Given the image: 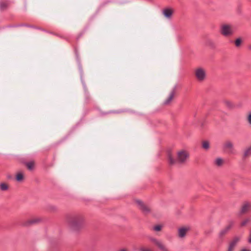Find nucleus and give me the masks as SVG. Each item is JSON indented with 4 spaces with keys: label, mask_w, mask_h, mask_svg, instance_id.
<instances>
[{
    "label": "nucleus",
    "mask_w": 251,
    "mask_h": 251,
    "mask_svg": "<svg viewBox=\"0 0 251 251\" xmlns=\"http://www.w3.org/2000/svg\"><path fill=\"white\" fill-rule=\"evenodd\" d=\"M66 220L71 228L75 231H79L84 226V219L82 215H68Z\"/></svg>",
    "instance_id": "1"
},
{
    "label": "nucleus",
    "mask_w": 251,
    "mask_h": 251,
    "mask_svg": "<svg viewBox=\"0 0 251 251\" xmlns=\"http://www.w3.org/2000/svg\"><path fill=\"white\" fill-rule=\"evenodd\" d=\"M221 33L225 37L232 35L233 32L229 25H224L222 26Z\"/></svg>",
    "instance_id": "2"
},
{
    "label": "nucleus",
    "mask_w": 251,
    "mask_h": 251,
    "mask_svg": "<svg viewBox=\"0 0 251 251\" xmlns=\"http://www.w3.org/2000/svg\"><path fill=\"white\" fill-rule=\"evenodd\" d=\"M188 156L189 154L186 151H181L177 153V161L180 163H183Z\"/></svg>",
    "instance_id": "3"
},
{
    "label": "nucleus",
    "mask_w": 251,
    "mask_h": 251,
    "mask_svg": "<svg viewBox=\"0 0 251 251\" xmlns=\"http://www.w3.org/2000/svg\"><path fill=\"white\" fill-rule=\"evenodd\" d=\"M228 223V225L224 229H222L219 234V237L222 239H223V237L228 233L234 225V222L233 221H230Z\"/></svg>",
    "instance_id": "4"
},
{
    "label": "nucleus",
    "mask_w": 251,
    "mask_h": 251,
    "mask_svg": "<svg viewBox=\"0 0 251 251\" xmlns=\"http://www.w3.org/2000/svg\"><path fill=\"white\" fill-rule=\"evenodd\" d=\"M195 75L199 81H203L205 79L206 76L204 70L201 68L196 70Z\"/></svg>",
    "instance_id": "5"
},
{
    "label": "nucleus",
    "mask_w": 251,
    "mask_h": 251,
    "mask_svg": "<svg viewBox=\"0 0 251 251\" xmlns=\"http://www.w3.org/2000/svg\"><path fill=\"white\" fill-rule=\"evenodd\" d=\"M136 202L140 206V209L143 213L147 214L151 212L150 208L148 207L146 205H145L142 201L137 200L136 201Z\"/></svg>",
    "instance_id": "6"
},
{
    "label": "nucleus",
    "mask_w": 251,
    "mask_h": 251,
    "mask_svg": "<svg viewBox=\"0 0 251 251\" xmlns=\"http://www.w3.org/2000/svg\"><path fill=\"white\" fill-rule=\"evenodd\" d=\"M150 240L153 242L161 251H169L165 245L155 238H151Z\"/></svg>",
    "instance_id": "7"
},
{
    "label": "nucleus",
    "mask_w": 251,
    "mask_h": 251,
    "mask_svg": "<svg viewBox=\"0 0 251 251\" xmlns=\"http://www.w3.org/2000/svg\"><path fill=\"white\" fill-rule=\"evenodd\" d=\"M42 221V219L40 218H36L34 219H30L23 224L24 226H29L31 225L38 223Z\"/></svg>",
    "instance_id": "8"
},
{
    "label": "nucleus",
    "mask_w": 251,
    "mask_h": 251,
    "mask_svg": "<svg viewBox=\"0 0 251 251\" xmlns=\"http://www.w3.org/2000/svg\"><path fill=\"white\" fill-rule=\"evenodd\" d=\"M250 203L248 201H245L244 202L241 210H240V214H243L246 213L249 209L250 206H251Z\"/></svg>",
    "instance_id": "9"
},
{
    "label": "nucleus",
    "mask_w": 251,
    "mask_h": 251,
    "mask_svg": "<svg viewBox=\"0 0 251 251\" xmlns=\"http://www.w3.org/2000/svg\"><path fill=\"white\" fill-rule=\"evenodd\" d=\"M173 12L174 11L172 8H167L163 9V14L166 18H170L173 15Z\"/></svg>",
    "instance_id": "10"
},
{
    "label": "nucleus",
    "mask_w": 251,
    "mask_h": 251,
    "mask_svg": "<svg viewBox=\"0 0 251 251\" xmlns=\"http://www.w3.org/2000/svg\"><path fill=\"white\" fill-rule=\"evenodd\" d=\"M189 228L186 227H181L178 229V236L180 237H184L188 231Z\"/></svg>",
    "instance_id": "11"
},
{
    "label": "nucleus",
    "mask_w": 251,
    "mask_h": 251,
    "mask_svg": "<svg viewBox=\"0 0 251 251\" xmlns=\"http://www.w3.org/2000/svg\"><path fill=\"white\" fill-rule=\"evenodd\" d=\"M224 103L229 109H232L235 107L234 104L230 101L225 100L223 101Z\"/></svg>",
    "instance_id": "12"
},
{
    "label": "nucleus",
    "mask_w": 251,
    "mask_h": 251,
    "mask_svg": "<svg viewBox=\"0 0 251 251\" xmlns=\"http://www.w3.org/2000/svg\"><path fill=\"white\" fill-rule=\"evenodd\" d=\"M240 240V237L238 236H235L229 243V245H231L232 247H235Z\"/></svg>",
    "instance_id": "13"
},
{
    "label": "nucleus",
    "mask_w": 251,
    "mask_h": 251,
    "mask_svg": "<svg viewBox=\"0 0 251 251\" xmlns=\"http://www.w3.org/2000/svg\"><path fill=\"white\" fill-rule=\"evenodd\" d=\"M240 240V237L238 236H235L229 243V245H231L232 247H235Z\"/></svg>",
    "instance_id": "14"
},
{
    "label": "nucleus",
    "mask_w": 251,
    "mask_h": 251,
    "mask_svg": "<svg viewBox=\"0 0 251 251\" xmlns=\"http://www.w3.org/2000/svg\"><path fill=\"white\" fill-rule=\"evenodd\" d=\"M175 94V88L173 89L172 92L171 93L170 96L168 97V98L164 102V103L165 104H168L171 101V100L174 98Z\"/></svg>",
    "instance_id": "15"
},
{
    "label": "nucleus",
    "mask_w": 251,
    "mask_h": 251,
    "mask_svg": "<svg viewBox=\"0 0 251 251\" xmlns=\"http://www.w3.org/2000/svg\"><path fill=\"white\" fill-rule=\"evenodd\" d=\"M168 157L169 159V164L171 165L175 164L177 162L176 160H175L173 158L171 152H169L168 153Z\"/></svg>",
    "instance_id": "16"
},
{
    "label": "nucleus",
    "mask_w": 251,
    "mask_h": 251,
    "mask_svg": "<svg viewBox=\"0 0 251 251\" xmlns=\"http://www.w3.org/2000/svg\"><path fill=\"white\" fill-rule=\"evenodd\" d=\"M233 144L230 141H226L224 145V149H229L231 150L233 149Z\"/></svg>",
    "instance_id": "17"
},
{
    "label": "nucleus",
    "mask_w": 251,
    "mask_h": 251,
    "mask_svg": "<svg viewBox=\"0 0 251 251\" xmlns=\"http://www.w3.org/2000/svg\"><path fill=\"white\" fill-rule=\"evenodd\" d=\"M202 148L206 151H207L210 148V144L208 141H203L202 142Z\"/></svg>",
    "instance_id": "18"
},
{
    "label": "nucleus",
    "mask_w": 251,
    "mask_h": 251,
    "mask_svg": "<svg viewBox=\"0 0 251 251\" xmlns=\"http://www.w3.org/2000/svg\"><path fill=\"white\" fill-rule=\"evenodd\" d=\"M251 155V146L248 148L244 152L243 155V159L246 158L247 157Z\"/></svg>",
    "instance_id": "19"
},
{
    "label": "nucleus",
    "mask_w": 251,
    "mask_h": 251,
    "mask_svg": "<svg viewBox=\"0 0 251 251\" xmlns=\"http://www.w3.org/2000/svg\"><path fill=\"white\" fill-rule=\"evenodd\" d=\"M16 180L18 181H21L24 179V175L22 173H19L17 174L16 177Z\"/></svg>",
    "instance_id": "20"
},
{
    "label": "nucleus",
    "mask_w": 251,
    "mask_h": 251,
    "mask_svg": "<svg viewBox=\"0 0 251 251\" xmlns=\"http://www.w3.org/2000/svg\"><path fill=\"white\" fill-rule=\"evenodd\" d=\"M224 163V160L221 158H217L215 160V164L218 166H221Z\"/></svg>",
    "instance_id": "21"
},
{
    "label": "nucleus",
    "mask_w": 251,
    "mask_h": 251,
    "mask_svg": "<svg viewBox=\"0 0 251 251\" xmlns=\"http://www.w3.org/2000/svg\"><path fill=\"white\" fill-rule=\"evenodd\" d=\"M0 189L2 191H6L8 189V185L5 183H2L0 184Z\"/></svg>",
    "instance_id": "22"
},
{
    "label": "nucleus",
    "mask_w": 251,
    "mask_h": 251,
    "mask_svg": "<svg viewBox=\"0 0 251 251\" xmlns=\"http://www.w3.org/2000/svg\"><path fill=\"white\" fill-rule=\"evenodd\" d=\"M242 40L241 38H237L234 41L235 45L236 47H240L242 44Z\"/></svg>",
    "instance_id": "23"
},
{
    "label": "nucleus",
    "mask_w": 251,
    "mask_h": 251,
    "mask_svg": "<svg viewBox=\"0 0 251 251\" xmlns=\"http://www.w3.org/2000/svg\"><path fill=\"white\" fill-rule=\"evenodd\" d=\"M8 6V4L6 2H1L0 3V9L1 10H5Z\"/></svg>",
    "instance_id": "24"
},
{
    "label": "nucleus",
    "mask_w": 251,
    "mask_h": 251,
    "mask_svg": "<svg viewBox=\"0 0 251 251\" xmlns=\"http://www.w3.org/2000/svg\"><path fill=\"white\" fill-rule=\"evenodd\" d=\"M34 165V162L33 161H30V162H27L26 164V167L29 170H31L33 169Z\"/></svg>",
    "instance_id": "25"
},
{
    "label": "nucleus",
    "mask_w": 251,
    "mask_h": 251,
    "mask_svg": "<svg viewBox=\"0 0 251 251\" xmlns=\"http://www.w3.org/2000/svg\"><path fill=\"white\" fill-rule=\"evenodd\" d=\"M162 226L160 225H157L153 227V230L156 231H159L161 230Z\"/></svg>",
    "instance_id": "26"
},
{
    "label": "nucleus",
    "mask_w": 251,
    "mask_h": 251,
    "mask_svg": "<svg viewBox=\"0 0 251 251\" xmlns=\"http://www.w3.org/2000/svg\"><path fill=\"white\" fill-rule=\"evenodd\" d=\"M249 222V219H245V220H244L243 221H242L241 222V226H245Z\"/></svg>",
    "instance_id": "27"
},
{
    "label": "nucleus",
    "mask_w": 251,
    "mask_h": 251,
    "mask_svg": "<svg viewBox=\"0 0 251 251\" xmlns=\"http://www.w3.org/2000/svg\"><path fill=\"white\" fill-rule=\"evenodd\" d=\"M235 247H232L231 245H229L227 251H234Z\"/></svg>",
    "instance_id": "28"
},
{
    "label": "nucleus",
    "mask_w": 251,
    "mask_h": 251,
    "mask_svg": "<svg viewBox=\"0 0 251 251\" xmlns=\"http://www.w3.org/2000/svg\"><path fill=\"white\" fill-rule=\"evenodd\" d=\"M140 251H151L148 249H145L144 248H142L140 249Z\"/></svg>",
    "instance_id": "29"
},
{
    "label": "nucleus",
    "mask_w": 251,
    "mask_h": 251,
    "mask_svg": "<svg viewBox=\"0 0 251 251\" xmlns=\"http://www.w3.org/2000/svg\"><path fill=\"white\" fill-rule=\"evenodd\" d=\"M248 121L250 124H251V113L248 116Z\"/></svg>",
    "instance_id": "30"
},
{
    "label": "nucleus",
    "mask_w": 251,
    "mask_h": 251,
    "mask_svg": "<svg viewBox=\"0 0 251 251\" xmlns=\"http://www.w3.org/2000/svg\"><path fill=\"white\" fill-rule=\"evenodd\" d=\"M208 42H209V45H210L211 46L213 47V46H214V43H213L212 41H208Z\"/></svg>",
    "instance_id": "31"
},
{
    "label": "nucleus",
    "mask_w": 251,
    "mask_h": 251,
    "mask_svg": "<svg viewBox=\"0 0 251 251\" xmlns=\"http://www.w3.org/2000/svg\"><path fill=\"white\" fill-rule=\"evenodd\" d=\"M56 208L55 206H51L50 207V210L52 211H55L56 210Z\"/></svg>",
    "instance_id": "32"
},
{
    "label": "nucleus",
    "mask_w": 251,
    "mask_h": 251,
    "mask_svg": "<svg viewBox=\"0 0 251 251\" xmlns=\"http://www.w3.org/2000/svg\"><path fill=\"white\" fill-rule=\"evenodd\" d=\"M248 242H249V243H251V233H250V235L249 236V238L248 240Z\"/></svg>",
    "instance_id": "33"
},
{
    "label": "nucleus",
    "mask_w": 251,
    "mask_h": 251,
    "mask_svg": "<svg viewBox=\"0 0 251 251\" xmlns=\"http://www.w3.org/2000/svg\"><path fill=\"white\" fill-rule=\"evenodd\" d=\"M120 251H127V250L126 249H123L121 250Z\"/></svg>",
    "instance_id": "34"
},
{
    "label": "nucleus",
    "mask_w": 251,
    "mask_h": 251,
    "mask_svg": "<svg viewBox=\"0 0 251 251\" xmlns=\"http://www.w3.org/2000/svg\"><path fill=\"white\" fill-rule=\"evenodd\" d=\"M241 251H251L249 250H247V249H243Z\"/></svg>",
    "instance_id": "35"
}]
</instances>
